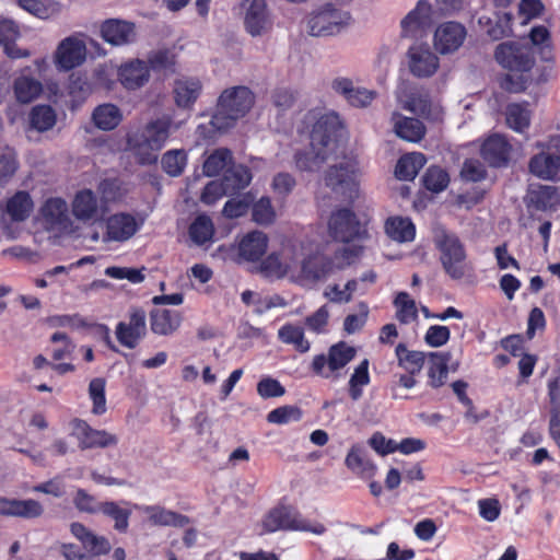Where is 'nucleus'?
Returning a JSON list of instances; mask_svg holds the SVG:
<instances>
[{
    "label": "nucleus",
    "instance_id": "5fc2aeb1",
    "mask_svg": "<svg viewBox=\"0 0 560 560\" xmlns=\"http://www.w3.org/2000/svg\"><path fill=\"white\" fill-rule=\"evenodd\" d=\"M252 219L259 225L272 224L276 219V211L271 203V199L267 196L259 198L257 201L253 200Z\"/></svg>",
    "mask_w": 560,
    "mask_h": 560
},
{
    "label": "nucleus",
    "instance_id": "f3484780",
    "mask_svg": "<svg viewBox=\"0 0 560 560\" xmlns=\"http://www.w3.org/2000/svg\"><path fill=\"white\" fill-rule=\"evenodd\" d=\"M44 508L34 499H11L0 495V516L33 520L40 517Z\"/></svg>",
    "mask_w": 560,
    "mask_h": 560
},
{
    "label": "nucleus",
    "instance_id": "a211bd4d",
    "mask_svg": "<svg viewBox=\"0 0 560 560\" xmlns=\"http://www.w3.org/2000/svg\"><path fill=\"white\" fill-rule=\"evenodd\" d=\"M512 147L501 135L489 136L480 148V155L491 167H502L509 163Z\"/></svg>",
    "mask_w": 560,
    "mask_h": 560
},
{
    "label": "nucleus",
    "instance_id": "ea45409f",
    "mask_svg": "<svg viewBox=\"0 0 560 560\" xmlns=\"http://www.w3.org/2000/svg\"><path fill=\"white\" fill-rule=\"evenodd\" d=\"M425 162L427 158L421 152L405 154L397 161L395 175L400 180H412Z\"/></svg>",
    "mask_w": 560,
    "mask_h": 560
},
{
    "label": "nucleus",
    "instance_id": "f03ea898",
    "mask_svg": "<svg viewBox=\"0 0 560 560\" xmlns=\"http://www.w3.org/2000/svg\"><path fill=\"white\" fill-rule=\"evenodd\" d=\"M495 61L506 73L501 86L510 93H522L527 89L529 73L536 65L535 50L527 43L506 40L500 43L494 49Z\"/></svg>",
    "mask_w": 560,
    "mask_h": 560
},
{
    "label": "nucleus",
    "instance_id": "864d4df0",
    "mask_svg": "<svg viewBox=\"0 0 560 560\" xmlns=\"http://www.w3.org/2000/svg\"><path fill=\"white\" fill-rule=\"evenodd\" d=\"M106 381L102 377L91 380L89 384V396L92 400V413L102 416L106 412Z\"/></svg>",
    "mask_w": 560,
    "mask_h": 560
},
{
    "label": "nucleus",
    "instance_id": "4be33fe9",
    "mask_svg": "<svg viewBox=\"0 0 560 560\" xmlns=\"http://www.w3.org/2000/svg\"><path fill=\"white\" fill-rule=\"evenodd\" d=\"M132 506L145 514L149 523L154 526L185 527L190 523V518L187 515L167 510L161 505L132 504Z\"/></svg>",
    "mask_w": 560,
    "mask_h": 560
},
{
    "label": "nucleus",
    "instance_id": "bb28decb",
    "mask_svg": "<svg viewBox=\"0 0 560 560\" xmlns=\"http://www.w3.org/2000/svg\"><path fill=\"white\" fill-rule=\"evenodd\" d=\"M183 317L178 311L154 308L150 312V328L153 334L170 336L180 326Z\"/></svg>",
    "mask_w": 560,
    "mask_h": 560
},
{
    "label": "nucleus",
    "instance_id": "39448f33",
    "mask_svg": "<svg viewBox=\"0 0 560 560\" xmlns=\"http://www.w3.org/2000/svg\"><path fill=\"white\" fill-rule=\"evenodd\" d=\"M260 535L283 532H308L323 535L326 532L324 524L310 522L290 505L279 504L270 509L260 522Z\"/></svg>",
    "mask_w": 560,
    "mask_h": 560
},
{
    "label": "nucleus",
    "instance_id": "2eb2a0df",
    "mask_svg": "<svg viewBox=\"0 0 560 560\" xmlns=\"http://www.w3.org/2000/svg\"><path fill=\"white\" fill-rule=\"evenodd\" d=\"M102 38L113 46H125L137 37L136 25L120 19H107L101 24Z\"/></svg>",
    "mask_w": 560,
    "mask_h": 560
},
{
    "label": "nucleus",
    "instance_id": "0e129e2a",
    "mask_svg": "<svg viewBox=\"0 0 560 560\" xmlns=\"http://www.w3.org/2000/svg\"><path fill=\"white\" fill-rule=\"evenodd\" d=\"M488 36L493 40L502 39L512 34V15L503 13L497 15L495 21L487 30Z\"/></svg>",
    "mask_w": 560,
    "mask_h": 560
},
{
    "label": "nucleus",
    "instance_id": "c85d7f7f",
    "mask_svg": "<svg viewBox=\"0 0 560 560\" xmlns=\"http://www.w3.org/2000/svg\"><path fill=\"white\" fill-rule=\"evenodd\" d=\"M394 130L397 137L409 142H419L425 136V127L417 118L406 117L398 112L392 115Z\"/></svg>",
    "mask_w": 560,
    "mask_h": 560
},
{
    "label": "nucleus",
    "instance_id": "7ed1b4c3",
    "mask_svg": "<svg viewBox=\"0 0 560 560\" xmlns=\"http://www.w3.org/2000/svg\"><path fill=\"white\" fill-rule=\"evenodd\" d=\"M254 102V93L247 86L241 85L224 90L219 97L211 125L220 131L233 127L237 119L249 112Z\"/></svg>",
    "mask_w": 560,
    "mask_h": 560
},
{
    "label": "nucleus",
    "instance_id": "2f4dec72",
    "mask_svg": "<svg viewBox=\"0 0 560 560\" xmlns=\"http://www.w3.org/2000/svg\"><path fill=\"white\" fill-rule=\"evenodd\" d=\"M201 82L198 79L184 78L175 81L174 98L178 107L190 108L201 93Z\"/></svg>",
    "mask_w": 560,
    "mask_h": 560
},
{
    "label": "nucleus",
    "instance_id": "338daca9",
    "mask_svg": "<svg viewBox=\"0 0 560 560\" xmlns=\"http://www.w3.org/2000/svg\"><path fill=\"white\" fill-rule=\"evenodd\" d=\"M451 337L448 327L442 325H432L424 335V341L428 346L439 348L444 346Z\"/></svg>",
    "mask_w": 560,
    "mask_h": 560
},
{
    "label": "nucleus",
    "instance_id": "f704fd0d",
    "mask_svg": "<svg viewBox=\"0 0 560 560\" xmlns=\"http://www.w3.org/2000/svg\"><path fill=\"white\" fill-rule=\"evenodd\" d=\"M34 202L25 190L16 191L5 202L4 211L14 222L25 221L33 211Z\"/></svg>",
    "mask_w": 560,
    "mask_h": 560
},
{
    "label": "nucleus",
    "instance_id": "3c124183",
    "mask_svg": "<svg viewBox=\"0 0 560 560\" xmlns=\"http://www.w3.org/2000/svg\"><path fill=\"white\" fill-rule=\"evenodd\" d=\"M394 305L396 307V318L400 324H409L418 318L416 302L407 292L397 293Z\"/></svg>",
    "mask_w": 560,
    "mask_h": 560
},
{
    "label": "nucleus",
    "instance_id": "e2e57ef3",
    "mask_svg": "<svg viewBox=\"0 0 560 560\" xmlns=\"http://www.w3.org/2000/svg\"><path fill=\"white\" fill-rule=\"evenodd\" d=\"M98 192L106 202H114L124 197L122 182L118 178H105L98 184Z\"/></svg>",
    "mask_w": 560,
    "mask_h": 560
},
{
    "label": "nucleus",
    "instance_id": "f257e3e1",
    "mask_svg": "<svg viewBox=\"0 0 560 560\" xmlns=\"http://www.w3.org/2000/svg\"><path fill=\"white\" fill-rule=\"evenodd\" d=\"M304 121L313 122L310 133V148L296 151L294 163L300 171L314 172L327 160L330 143L337 141L338 137L341 136L343 126L336 113L316 117L315 113L310 112L305 115Z\"/></svg>",
    "mask_w": 560,
    "mask_h": 560
},
{
    "label": "nucleus",
    "instance_id": "e433bc0d",
    "mask_svg": "<svg viewBox=\"0 0 560 560\" xmlns=\"http://www.w3.org/2000/svg\"><path fill=\"white\" fill-rule=\"evenodd\" d=\"M558 189L553 186L539 185L527 195V205L536 210L546 211L559 205Z\"/></svg>",
    "mask_w": 560,
    "mask_h": 560
},
{
    "label": "nucleus",
    "instance_id": "f8f14e48",
    "mask_svg": "<svg viewBox=\"0 0 560 560\" xmlns=\"http://www.w3.org/2000/svg\"><path fill=\"white\" fill-rule=\"evenodd\" d=\"M358 168L353 162H345L330 166L325 174V184L336 192H340L348 199L358 195L357 180Z\"/></svg>",
    "mask_w": 560,
    "mask_h": 560
},
{
    "label": "nucleus",
    "instance_id": "412c9836",
    "mask_svg": "<svg viewBox=\"0 0 560 560\" xmlns=\"http://www.w3.org/2000/svg\"><path fill=\"white\" fill-rule=\"evenodd\" d=\"M409 69L417 78L432 77L439 69L440 60L429 48L413 46L408 50Z\"/></svg>",
    "mask_w": 560,
    "mask_h": 560
},
{
    "label": "nucleus",
    "instance_id": "6ab92c4d",
    "mask_svg": "<svg viewBox=\"0 0 560 560\" xmlns=\"http://www.w3.org/2000/svg\"><path fill=\"white\" fill-rule=\"evenodd\" d=\"M331 88L337 94L343 96L349 105L358 108L369 106L377 95L374 90L355 88L352 80L348 78L335 79Z\"/></svg>",
    "mask_w": 560,
    "mask_h": 560
},
{
    "label": "nucleus",
    "instance_id": "72a5a7b5",
    "mask_svg": "<svg viewBox=\"0 0 560 560\" xmlns=\"http://www.w3.org/2000/svg\"><path fill=\"white\" fill-rule=\"evenodd\" d=\"M40 214L48 228L65 226L68 222L67 202L59 197L49 198L42 206Z\"/></svg>",
    "mask_w": 560,
    "mask_h": 560
},
{
    "label": "nucleus",
    "instance_id": "8fccbe9b",
    "mask_svg": "<svg viewBox=\"0 0 560 560\" xmlns=\"http://www.w3.org/2000/svg\"><path fill=\"white\" fill-rule=\"evenodd\" d=\"M450 184V175L441 166L431 165L427 168L422 176V185L431 192H441L447 188Z\"/></svg>",
    "mask_w": 560,
    "mask_h": 560
},
{
    "label": "nucleus",
    "instance_id": "69168bd1",
    "mask_svg": "<svg viewBox=\"0 0 560 560\" xmlns=\"http://www.w3.org/2000/svg\"><path fill=\"white\" fill-rule=\"evenodd\" d=\"M257 393L264 398L281 397L285 394L284 386L271 376H265L257 383Z\"/></svg>",
    "mask_w": 560,
    "mask_h": 560
},
{
    "label": "nucleus",
    "instance_id": "393cba45",
    "mask_svg": "<svg viewBox=\"0 0 560 560\" xmlns=\"http://www.w3.org/2000/svg\"><path fill=\"white\" fill-rule=\"evenodd\" d=\"M149 67L140 59L126 62L118 69V80L127 90L140 89L149 81Z\"/></svg>",
    "mask_w": 560,
    "mask_h": 560
},
{
    "label": "nucleus",
    "instance_id": "603ef678",
    "mask_svg": "<svg viewBox=\"0 0 560 560\" xmlns=\"http://www.w3.org/2000/svg\"><path fill=\"white\" fill-rule=\"evenodd\" d=\"M252 192L240 195L235 198L229 199L222 209V214L228 219H237L245 215L254 200Z\"/></svg>",
    "mask_w": 560,
    "mask_h": 560
},
{
    "label": "nucleus",
    "instance_id": "9d476101",
    "mask_svg": "<svg viewBox=\"0 0 560 560\" xmlns=\"http://www.w3.org/2000/svg\"><path fill=\"white\" fill-rule=\"evenodd\" d=\"M71 433L78 442V447L81 451L107 448L118 444V438L106 430L92 428L88 421L81 418H73L69 422Z\"/></svg>",
    "mask_w": 560,
    "mask_h": 560
},
{
    "label": "nucleus",
    "instance_id": "4468645a",
    "mask_svg": "<svg viewBox=\"0 0 560 560\" xmlns=\"http://www.w3.org/2000/svg\"><path fill=\"white\" fill-rule=\"evenodd\" d=\"M85 57V43L78 37L69 36L58 45L55 52V62L58 69L69 71L82 65Z\"/></svg>",
    "mask_w": 560,
    "mask_h": 560
},
{
    "label": "nucleus",
    "instance_id": "5701e85b",
    "mask_svg": "<svg viewBox=\"0 0 560 560\" xmlns=\"http://www.w3.org/2000/svg\"><path fill=\"white\" fill-rule=\"evenodd\" d=\"M244 26L252 36H260L271 28L272 21L266 0H253L246 10Z\"/></svg>",
    "mask_w": 560,
    "mask_h": 560
},
{
    "label": "nucleus",
    "instance_id": "ddd939ff",
    "mask_svg": "<svg viewBox=\"0 0 560 560\" xmlns=\"http://www.w3.org/2000/svg\"><path fill=\"white\" fill-rule=\"evenodd\" d=\"M115 334L121 346L135 349L147 335V315L144 310L132 307L129 312L128 323L119 322L116 325Z\"/></svg>",
    "mask_w": 560,
    "mask_h": 560
},
{
    "label": "nucleus",
    "instance_id": "aec40b11",
    "mask_svg": "<svg viewBox=\"0 0 560 560\" xmlns=\"http://www.w3.org/2000/svg\"><path fill=\"white\" fill-rule=\"evenodd\" d=\"M466 36L465 27L457 22H445L434 33V46L441 54L457 50Z\"/></svg>",
    "mask_w": 560,
    "mask_h": 560
},
{
    "label": "nucleus",
    "instance_id": "13d9d810",
    "mask_svg": "<svg viewBox=\"0 0 560 560\" xmlns=\"http://www.w3.org/2000/svg\"><path fill=\"white\" fill-rule=\"evenodd\" d=\"M530 46H539L542 59L548 61L551 59L552 43L548 28L544 25L534 26L529 32Z\"/></svg>",
    "mask_w": 560,
    "mask_h": 560
},
{
    "label": "nucleus",
    "instance_id": "c9c22d12",
    "mask_svg": "<svg viewBox=\"0 0 560 560\" xmlns=\"http://www.w3.org/2000/svg\"><path fill=\"white\" fill-rule=\"evenodd\" d=\"M386 235L398 243L413 241L416 236V226L409 218L390 217L385 221Z\"/></svg>",
    "mask_w": 560,
    "mask_h": 560
},
{
    "label": "nucleus",
    "instance_id": "4d7b16f0",
    "mask_svg": "<svg viewBox=\"0 0 560 560\" xmlns=\"http://www.w3.org/2000/svg\"><path fill=\"white\" fill-rule=\"evenodd\" d=\"M187 163V155L184 150H171L162 156V168L170 176L182 175Z\"/></svg>",
    "mask_w": 560,
    "mask_h": 560
},
{
    "label": "nucleus",
    "instance_id": "423d86ee",
    "mask_svg": "<svg viewBox=\"0 0 560 560\" xmlns=\"http://www.w3.org/2000/svg\"><path fill=\"white\" fill-rule=\"evenodd\" d=\"M540 150L528 162L529 172L541 179L555 180L560 173V135L550 136L547 141H538Z\"/></svg>",
    "mask_w": 560,
    "mask_h": 560
},
{
    "label": "nucleus",
    "instance_id": "9b49d317",
    "mask_svg": "<svg viewBox=\"0 0 560 560\" xmlns=\"http://www.w3.org/2000/svg\"><path fill=\"white\" fill-rule=\"evenodd\" d=\"M350 21L351 15L349 12L338 10L328 3L311 15L307 22L308 33L312 36L335 35L349 25Z\"/></svg>",
    "mask_w": 560,
    "mask_h": 560
},
{
    "label": "nucleus",
    "instance_id": "6e6552de",
    "mask_svg": "<svg viewBox=\"0 0 560 560\" xmlns=\"http://www.w3.org/2000/svg\"><path fill=\"white\" fill-rule=\"evenodd\" d=\"M330 236L342 243L368 237V230L349 208H339L331 212L328 221Z\"/></svg>",
    "mask_w": 560,
    "mask_h": 560
},
{
    "label": "nucleus",
    "instance_id": "37998d69",
    "mask_svg": "<svg viewBox=\"0 0 560 560\" xmlns=\"http://www.w3.org/2000/svg\"><path fill=\"white\" fill-rule=\"evenodd\" d=\"M506 125L516 132H523L530 125L528 103H511L505 108Z\"/></svg>",
    "mask_w": 560,
    "mask_h": 560
},
{
    "label": "nucleus",
    "instance_id": "a19ab883",
    "mask_svg": "<svg viewBox=\"0 0 560 560\" xmlns=\"http://www.w3.org/2000/svg\"><path fill=\"white\" fill-rule=\"evenodd\" d=\"M233 163L232 151L228 148H218L207 156L202 165V171L206 176L213 177L230 167Z\"/></svg>",
    "mask_w": 560,
    "mask_h": 560
},
{
    "label": "nucleus",
    "instance_id": "de8ad7c7",
    "mask_svg": "<svg viewBox=\"0 0 560 560\" xmlns=\"http://www.w3.org/2000/svg\"><path fill=\"white\" fill-rule=\"evenodd\" d=\"M369 366V360H362L350 376L348 382V394L353 401H357L362 397L363 387L369 385L371 382Z\"/></svg>",
    "mask_w": 560,
    "mask_h": 560
},
{
    "label": "nucleus",
    "instance_id": "774afa93",
    "mask_svg": "<svg viewBox=\"0 0 560 560\" xmlns=\"http://www.w3.org/2000/svg\"><path fill=\"white\" fill-rule=\"evenodd\" d=\"M226 195V190H224L220 180H211L203 187L200 201L206 206H213Z\"/></svg>",
    "mask_w": 560,
    "mask_h": 560
},
{
    "label": "nucleus",
    "instance_id": "a878e982",
    "mask_svg": "<svg viewBox=\"0 0 560 560\" xmlns=\"http://www.w3.org/2000/svg\"><path fill=\"white\" fill-rule=\"evenodd\" d=\"M268 236L261 231L245 234L238 243V255L246 261H258L268 248Z\"/></svg>",
    "mask_w": 560,
    "mask_h": 560
},
{
    "label": "nucleus",
    "instance_id": "49530a36",
    "mask_svg": "<svg viewBox=\"0 0 560 560\" xmlns=\"http://www.w3.org/2000/svg\"><path fill=\"white\" fill-rule=\"evenodd\" d=\"M278 338L285 345H292L300 353H305L310 350V341L305 339L304 330L301 326L294 324H284L278 330Z\"/></svg>",
    "mask_w": 560,
    "mask_h": 560
},
{
    "label": "nucleus",
    "instance_id": "7c9ffc66",
    "mask_svg": "<svg viewBox=\"0 0 560 560\" xmlns=\"http://www.w3.org/2000/svg\"><path fill=\"white\" fill-rule=\"evenodd\" d=\"M252 180L250 170L243 164H232L228 167L220 180L228 195H234L249 185Z\"/></svg>",
    "mask_w": 560,
    "mask_h": 560
},
{
    "label": "nucleus",
    "instance_id": "473e14b6",
    "mask_svg": "<svg viewBox=\"0 0 560 560\" xmlns=\"http://www.w3.org/2000/svg\"><path fill=\"white\" fill-rule=\"evenodd\" d=\"M98 201L91 189L78 191L72 201V214L80 221H90L97 215Z\"/></svg>",
    "mask_w": 560,
    "mask_h": 560
},
{
    "label": "nucleus",
    "instance_id": "4c0bfd02",
    "mask_svg": "<svg viewBox=\"0 0 560 560\" xmlns=\"http://www.w3.org/2000/svg\"><path fill=\"white\" fill-rule=\"evenodd\" d=\"M398 366L410 374H419L423 369L428 354L422 351L409 350L402 342L395 348Z\"/></svg>",
    "mask_w": 560,
    "mask_h": 560
},
{
    "label": "nucleus",
    "instance_id": "680f3d73",
    "mask_svg": "<svg viewBox=\"0 0 560 560\" xmlns=\"http://www.w3.org/2000/svg\"><path fill=\"white\" fill-rule=\"evenodd\" d=\"M175 55L168 49H159L148 56V67L153 71H174Z\"/></svg>",
    "mask_w": 560,
    "mask_h": 560
},
{
    "label": "nucleus",
    "instance_id": "58836bf2",
    "mask_svg": "<svg viewBox=\"0 0 560 560\" xmlns=\"http://www.w3.org/2000/svg\"><path fill=\"white\" fill-rule=\"evenodd\" d=\"M94 125L105 131L115 129L122 120V113L112 103L98 105L92 113Z\"/></svg>",
    "mask_w": 560,
    "mask_h": 560
},
{
    "label": "nucleus",
    "instance_id": "c756f323",
    "mask_svg": "<svg viewBox=\"0 0 560 560\" xmlns=\"http://www.w3.org/2000/svg\"><path fill=\"white\" fill-rule=\"evenodd\" d=\"M20 37L19 26L10 20L0 21V46L11 59L26 58L30 56L27 49L19 48L15 44Z\"/></svg>",
    "mask_w": 560,
    "mask_h": 560
},
{
    "label": "nucleus",
    "instance_id": "79ce46f5",
    "mask_svg": "<svg viewBox=\"0 0 560 560\" xmlns=\"http://www.w3.org/2000/svg\"><path fill=\"white\" fill-rule=\"evenodd\" d=\"M98 513L109 517L115 522L114 528L119 533H126L129 527V518L132 514L131 509L122 508L114 501L98 503Z\"/></svg>",
    "mask_w": 560,
    "mask_h": 560
},
{
    "label": "nucleus",
    "instance_id": "cd10ccee",
    "mask_svg": "<svg viewBox=\"0 0 560 560\" xmlns=\"http://www.w3.org/2000/svg\"><path fill=\"white\" fill-rule=\"evenodd\" d=\"M428 359V385L440 388L446 383L452 354L450 351L429 352Z\"/></svg>",
    "mask_w": 560,
    "mask_h": 560
},
{
    "label": "nucleus",
    "instance_id": "20e7f679",
    "mask_svg": "<svg viewBox=\"0 0 560 560\" xmlns=\"http://www.w3.org/2000/svg\"><path fill=\"white\" fill-rule=\"evenodd\" d=\"M171 121L158 118L147 124L143 132L128 135L127 145L137 156L139 164L150 165L156 162L160 151L170 136Z\"/></svg>",
    "mask_w": 560,
    "mask_h": 560
},
{
    "label": "nucleus",
    "instance_id": "bf43d9fd",
    "mask_svg": "<svg viewBox=\"0 0 560 560\" xmlns=\"http://www.w3.org/2000/svg\"><path fill=\"white\" fill-rule=\"evenodd\" d=\"M302 416V410L299 407L285 405L271 410L267 415V421L275 424H287L300 421Z\"/></svg>",
    "mask_w": 560,
    "mask_h": 560
},
{
    "label": "nucleus",
    "instance_id": "1a4fd4ad",
    "mask_svg": "<svg viewBox=\"0 0 560 560\" xmlns=\"http://www.w3.org/2000/svg\"><path fill=\"white\" fill-rule=\"evenodd\" d=\"M357 354L354 347L345 341H339L328 349L327 355L317 354L313 358L311 370L320 377L328 378L330 373L343 369Z\"/></svg>",
    "mask_w": 560,
    "mask_h": 560
},
{
    "label": "nucleus",
    "instance_id": "052dcab7",
    "mask_svg": "<svg viewBox=\"0 0 560 560\" xmlns=\"http://www.w3.org/2000/svg\"><path fill=\"white\" fill-rule=\"evenodd\" d=\"M19 167L16 153L7 148L0 153V186L5 185L15 174Z\"/></svg>",
    "mask_w": 560,
    "mask_h": 560
},
{
    "label": "nucleus",
    "instance_id": "6e6d98bb",
    "mask_svg": "<svg viewBox=\"0 0 560 560\" xmlns=\"http://www.w3.org/2000/svg\"><path fill=\"white\" fill-rule=\"evenodd\" d=\"M346 465L350 470L362 477H372L376 470L375 465L364 458L361 451L354 446L349 451L346 457Z\"/></svg>",
    "mask_w": 560,
    "mask_h": 560
},
{
    "label": "nucleus",
    "instance_id": "0eeeda50",
    "mask_svg": "<svg viewBox=\"0 0 560 560\" xmlns=\"http://www.w3.org/2000/svg\"><path fill=\"white\" fill-rule=\"evenodd\" d=\"M435 244L445 273L453 280L462 279L466 273L467 258L462 241L455 234L443 232L436 238Z\"/></svg>",
    "mask_w": 560,
    "mask_h": 560
},
{
    "label": "nucleus",
    "instance_id": "c03bdc74",
    "mask_svg": "<svg viewBox=\"0 0 560 560\" xmlns=\"http://www.w3.org/2000/svg\"><path fill=\"white\" fill-rule=\"evenodd\" d=\"M13 91L20 103L28 104L40 95L43 85L34 78L21 75L14 80Z\"/></svg>",
    "mask_w": 560,
    "mask_h": 560
},
{
    "label": "nucleus",
    "instance_id": "a18cd8bd",
    "mask_svg": "<svg viewBox=\"0 0 560 560\" xmlns=\"http://www.w3.org/2000/svg\"><path fill=\"white\" fill-rule=\"evenodd\" d=\"M28 119L32 129L45 132L56 125L57 115L50 105H36L31 109Z\"/></svg>",
    "mask_w": 560,
    "mask_h": 560
},
{
    "label": "nucleus",
    "instance_id": "dca6fc26",
    "mask_svg": "<svg viewBox=\"0 0 560 560\" xmlns=\"http://www.w3.org/2000/svg\"><path fill=\"white\" fill-rule=\"evenodd\" d=\"M433 10L428 0H419L416 8L401 20L404 36H417L418 32L430 28L433 24Z\"/></svg>",
    "mask_w": 560,
    "mask_h": 560
},
{
    "label": "nucleus",
    "instance_id": "b1692460",
    "mask_svg": "<svg viewBox=\"0 0 560 560\" xmlns=\"http://www.w3.org/2000/svg\"><path fill=\"white\" fill-rule=\"evenodd\" d=\"M139 230L135 217L130 213H115L106 220L105 240L124 242L129 240Z\"/></svg>",
    "mask_w": 560,
    "mask_h": 560
},
{
    "label": "nucleus",
    "instance_id": "09e8293b",
    "mask_svg": "<svg viewBox=\"0 0 560 560\" xmlns=\"http://www.w3.org/2000/svg\"><path fill=\"white\" fill-rule=\"evenodd\" d=\"M188 233L196 245H203L212 240L214 226L208 215L200 214L189 225Z\"/></svg>",
    "mask_w": 560,
    "mask_h": 560
}]
</instances>
